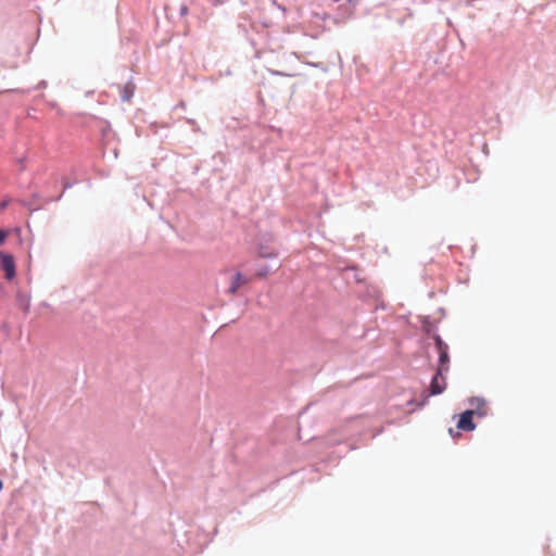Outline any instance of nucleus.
<instances>
[{
  "mask_svg": "<svg viewBox=\"0 0 556 556\" xmlns=\"http://www.w3.org/2000/svg\"><path fill=\"white\" fill-rule=\"evenodd\" d=\"M252 281V277L245 276L240 271H237L230 279L229 288L227 289V294L235 295L239 289L248 285Z\"/></svg>",
  "mask_w": 556,
  "mask_h": 556,
  "instance_id": "1",
  "label": "nucleus"
},
{
  "mask_svg": "<svg viewBox=\"0 0 556 556\" xmlns=\"http://www.w3.org/2000/svg\"><path fill=\"white\" fill-rule=\"evenodd\" d=\"M434 341H435V346H437V350H438V353H439V363H440V367L439 368H443V369H447V367H445L450 361V357H448V346L445 342H443V340L437 336L434 337Z\"/></svg>",
  "mask_w": 556,
  "mask_h": 556,
  "instance_id": "2",
  "label": "nucleus"
},
{
  "mask_svg": "<svg viewBox=\"0 0 556 556\" xmlns=\"http://www.w3.org/2000/svg\"><path fill=\"white\" fill-rule=\"evenodd\" d=\"M473 415L475 410H466L463 414H460L457 428L463 431H472L476 428V425L473 424Z\"/></svg>",
  "mask_w": 556,
  "mask_h": 556,
  "instance_id": "3",
  "label": "nucleus"
},
{
  "mask_svg": "<svg viewBox=\"0 0 556 556\" xmlns=\"http://www.w3.org/2000/svg\"><path fill=\"white\" fill-rule=\"evenodd\" d=\"M443 370H444L443 368H438L437 375L433 377V379L431 381L430 391H431V394H433V395L442 393L446 388L445 380L442 377Z\"/></svg>",
  "mask_w": 556,
  "mask_h": 556,
  "instance_id": "4",
  "label": "nucleus"
},
{
  "mask_svg": "<svg viewBox=\"0 0 556 556\" xmlns=\"http://www.w3.org/2000/svg\"><path fill=\"white\" fill-rule=\"evenodd\" d=\"M1 268L5 271L7 279L11 280L15 276V263L11 255L0 254Z\"/></svg>",
  "mask_w": 556,
  "mask_h": 556,
  "instance_id": "5",
  "label": "nucleus"
},
{
  "mask_svg": "<svg viewBox=\"0 0 556 556\" xmlns=\"http://www.w3.org/2000/svg\"><path fill=\"white\" fill-rule=\"evenodd\" d=\"M471 406L473 407L471 410H475V415H478L479 417H483L488 414V407L482 399H473L471 401Z\"/></svg>",
  "mask_w": 556,
  "mask_h": 556,
  "instance_id": "6",
  "label": "nucleus"
},
{
  "mask_svg": "<svg viewBox=\"0 0 556 556\" xmlns=\"http://www.w3.org/2000/svg\"><path fill=\"white\" fill-rule=\"evenodd\" d=\"M131 96H132V87H130L129 85L125 86L123 99L127 101L131 98Z\"/></svg>",
  "mask_w": 556,
  "mask_h": 556,
  "instance_id": "7",
  "label": "nucleus"
},
{
  "mask_svg": "<svg viewBox=\"0 0 556 556\" xmlns=\"http://www.w3.org/2000/svg\"><path fill=\"white\" fill-rule=\"evenodd\" d=\"M7 236L8 233L4 230L0 229V244L4 242Z\"/></svg>",
  "mask_w": 556,
  "mask_h": 556,
  "instance_id": "8",
  "label": "nucleus"
},
{
  "mask_svg": "<svg viewBox=\"0 0 556 556\" xmlns=\"http://www.w3.org/2000/svg\"><path fill=\"white\" fill-rule=\"evenodd\" d=\"M256 275H257V277L262 278V277H265L267 275V271L266 270H261Z\"/></svg>",
  "mask_w": 556,
  "mask_h": 556,
  "instance_id": "9",
  "label": "nucleus"
},
{
  "mask_svg": "<svg viewBox=\"0 0 556 556\" xmlns=\"http://www.w3.org/2000/svg\"><path fill=\"white\" fill-rule=\"evenodd\" d=\"M262 256L264 257H270V256H275V254L270 253V254H262Z\"/></svg>",
  "mask_w": 556,
  "mask_h": 556,
  "instance_id": "10",
  "label": "nucleus"
},
{
  "mask_svg": "<svg viewBox=\"0 0 556 556\" xmlns=\"http://www.w3.org/2000/svg\"><path fill=\"white\" fill-rule=\"evenodd\" d=\"M3 489V483L2 481L0 480V491Z\"/></svg>",
  "mask_w": 556,
  "mask_h": 556,
  "instance_id": "11",
  "label": "nucleus"
}]
</instances>
